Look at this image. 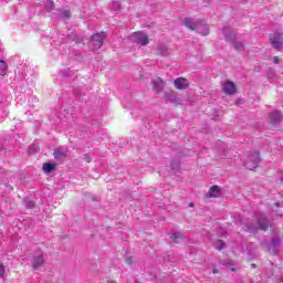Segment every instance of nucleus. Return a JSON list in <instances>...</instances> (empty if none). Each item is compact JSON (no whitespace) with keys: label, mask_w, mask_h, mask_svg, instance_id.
<instances>
[{"label":"nucleus","mask_w":283,"mask_h":283,"mask_svg":"<svg viewBox=\"0 0 283 283\" xmlns=\"http://www.w3.org/2000/svg\"><path fill=\"white\" fill-rule=\"evenodd\" d=\"M184 25L189 28V30H196L201 36H208L209 34V24L205 23L203 21H193L191 18L184 19Z\"/></svg>","instance_id":"obj_1"},{"label":"nucleus","mask_w":283,"mask_h":283,"mask_svg":"<svg viewBox=\"0 0 283 283\" xmlns=\"http://www.w3.org/2000/svg\"><path fill=\"white\" fill-rule=\"evenodd\" d=\"M271 227V222L266 219V217L262 213L256 214V224L255 226H247L245 231L249 233H255L258 229L261 231H266Z\"/></svg>","instance_id":"obj_2"},{"label":"nucleus","mask_w":283,"mask_h":283,"mask_svg":"<svg viewBox=\"0 0 283 283\" xmlns=\"http://www.w3.org/2000/svg\"><path fill=\"white\" fill-rule=\"evenodd\" d=\"M258 165H260V153L254 151L247 158L244 167L253 171V169H256Z\"/></svg>","instance_id":"obj_3"},{"label":"nucleus","mask_w":283,"mask_h":283,"mask_svg":"<svg viewBox=\"0 0 283 283\" xmlns=\"http://www.w3.org/2000/svg\"><path fill=\"white\" fill-rule=\"evenodd\" d=\"M281 243L282 241L280 240L279 237H273L270 245L266 241H262L261 247L269 249V252L272 253L273 255H277V248L280 247Z\"/></svg>","instance_id":"obj_4"},{"label":"nucleus","mask_w":283,"mask_h":283,"mask_svg":"<svg viewBox=\"0 0 283 283\" xmlns=\"http://www.w3.org/2000/svg\"><path fill=\"white\" fill-rule=\"evenodd\" d=\"M270 41H271V45L274 48V50H277L280 52V50H282L283 48V38H282V32H273L272 34H270Z\"/></svg>","instance_id":"obj_5"},{"label":"nucleus","mask_w":283,"mask_h":283,"mask_svg":"<svg viewBox=\"0 0 283 283\" xmlns=\"http://www.w3.org/2000/svg\"><path fill=\"white\" fill-rule=\"evenodd\" d=\"M130 41L137 45H149V38L143 32H135L130 35Z\"/></svg>","instance_id":"obj_6"},{"label":"nucleus","mask_w":283,"mask_h":283,"mask_svg":"<svg viewBox=\"0 0 283 283\" xmlns=\"http://www.w3.org/2000/svg\"><path fill=\"white\" fill-rule=\"evenodd\" d=\"M105 32L92 35L91 43L95 46V50H99V48H103V41H105Z\"/></svg>","instance_id":"obj_7"},{"label":"nucleus","mask_w":283,"mask_h":283,"mask_svg":"<svg viewBox=\"0 0 283 283\" xmlns=\"http://www.w3.org/2000/svg\"><path fill=\"white\" fill-rule=\"evenodd\" d=\"M222 91L224 94H228V96H233L235 94V83L231 81H226L221 84Z\"/></svg>","instance_id":"obj_8"},{"label":"nucleus","mask_w":283,"mask_h":283,"mask_svg":"<svg viewBox=\"0 0 283 283\" xmlns=\"http://www.w3.org/2000/svg\"><path fill=\"white\" fill-rule=\"evenodd\" d=\"M31 264L34 270L41 269L45 264V255L44 254H38L32 258Z\"/></svg>","instance_id":"obj_9"},{"label":"nucleus","mask_w":283,"mask_h":283,"mask_svg":"<svg viewBox=\"0 0 283 283\" xmlns=\"http://www.w3.org/2000/svg\"><path fill=\"white\" fill-rule=\"evenodd\" d=\"M151 84H153V90L157 92V94H160V92L165 90V81H163V78L160 77L153 80Z\"/></svg>","instance_id":"obj_10"},{"label":"nucleus","mask_w":283,"mask_h":283,"mask_svg":"<svg viewBox=\"0 0 283 283\" xmlns=\"http://www.w3.org/2000/svg\"><path fill=\"white\" fill-rule=\"evenodd\" d=\"M53 156L55 160H63V158L67 157V148L57 147L53 151Z\"/></svg>","instance_id":"obj_11"},{"label":"nucleus","mask_w":283,"mask_h":283,"mask_svg":"<svg viewBox=\"0 0 283 283\" xmlns=\"http://www.w3.org/2000/svg\"><path fill=\"white\" fill-rule=\"evenodd\" d=\"M174 85L177 90H187L189 87V81L185 77H178L174 81Z\"/></svg>","instance_id":"obj_12"},{"label":"nucleus","mask_w":283,"mask_h":283,"mask_svg":"<svg viewBox=\"0 0 283 283\" xmlns=\"http://www.w3.org/2000/svg\"><path fill=\"white\" fill-rule=\"evenodd\" d=\"M268 120H269L270 125H277V123H280L282 120V114L277 111H274V112L270 113Z\"/></svg>","instance_id":"obj_13"},{"label":"nucleus","mask_w":283,"mask_h":283,"mask_svg":"<svg viewBox=\"0 0 283 283\" xmlns=\"http://www.w3.org/2000/svg\"><path fill=\"white\" fill-rule=\"evenodd\" d=\"M156 54L158 56H169L171 52L169 51V46L167 44L166 45L160 44L157 46Z\"/></svg>","instance_id":"obj_14"},{"label":"nucleus","mask_w":283,"mask_h":283,"mask_svg":"<svg viewBox=\"0 0 283 283\" xmlns=\"http://www.w3.org/2000/svg\"><path fill=\"white\" fill-rule=\"evenodd\" d=\"M221 189L220 186H212L209 189L208 196L209 198H220Z\"/></svg>","instance_id":"obj_15"},{"label":"nucleus","mask_w":283,"mask_h":283,"mask_svg":"<svg viewBox=\"0 0 283 283\" xmlns=\"http://www.w3.org/2000/svg\"><path fill=\"white\" fill-rule=\"evenodd\" d=\"M163 101H165V103H176V93H165L163 96Z\"/></svg>","instance_id":"obj_16"},{"label":"nucleus","mask_w":283,"mask_h":283,"mask_svg":"<svg viewBox=\"0 0 283 283\" xmlns=\"http://www.w3.org/2000/svg\"><path fill=\"white\" fill-rule=\"evenodd\" d=\"M170 240L172 242H175V244H178V242H180V240H182V233H180V232H171L170 233Z\"/></svg>","instance_id":"obj_17"},{"label":"nucleus","mask_w":283,"mask_h":283,"mask_svg":"<svg viewBox=\"0 0 283 283\" xmlns=\"http://www.w3.org/2000/svg\"><path fill=\"white\" fill-rule=\"evenodd\" d=\"M8 74V63L6 61L0 60V76H6Z\"/></svg>","instance_id":"obj_18"},{"label":"nucleus","mask_w":283,"mask_h":283,"mask_svg":"<svg viewBox=\"0 0 283 283\" xmlns=\"http://www.w3.org/2000/svg\"><path fill=\"white\" fill-rule=\"evenodd\" d=\"M54 169H56V164H43V171H45V174H52Z\"/></svg>","instance_id":"obj_19"},{"label":"nucleus","mask_w":283,"mask_h":283,"mask_svg":"<svg viewBox=\"0 0 283 283\" xmlns=\"http://www.w3.org/2000/svg\"><path fill=\"white\" fill-rule=\"evenodd\" d=\"M45 10H48V12H52V10H54V1L46 0V2H45Z\"/></svg>","instance_id":"obj_20"},{"label":"nucleus","mask_w":283,"mask_h":283,"mask_svg":"<svg viewBox=\"0 0 283 283\" xmlns=\"http://www.w3.org/2000/svg\"><path fill=\"white\" fill-rule=\"evenodd\" d=\"M60 17H62V19H70V17H72V13L70 12V10H64V11H60Z\"/></svg>","instance_id":"obj_21"},{"label":"nucleus","mask_w":283,"mask_h":283,"mask_svg":"<svg viewBox=\"0 0 283 283\" xmlns=\"http://www.w3.org/2000/svg\"><path fill=\"white\" fill-rule=\"evenodd\" d=\"M24 205L28 209H34V201L30 199H24Z\"/></svg>","instance_id":"obj_22"},{"label":"nucleus","mask_w":283,"mask_h":283,"mask_svg":"<svg viewBox=\"0 0 283 283\" xmlns=\"http://www.w3.org/2000/svg\"><path fill=\"white\" fill-rule=\"evenodd\" d=\"M233 48L242 52V50H244V44L242 42H234Z\"/></svg>","instance_id":"obj_23"},{"label":"nucleus","mask_w":283,"mask_h":283,"mask_svg":"<svg viewBox=\"0 0 283 283\" xmlns=\"http://www.w3.org/2000/svg\"><path fill=\"white\" fill-rule=\"evenodd\" d=\"M36 151H39V146L32 144V145L29 147V154H36Z\"/></svg>","instance_id":"obj_24"},{"label":"nucleus","mask_w":283,"mask_h":283,"mask_svg":"<svg viewBox=\"0 0 283 283\" xmlns=\"http://www.w3.org/2000/svg\"><path fill=\"white\" fill-rule=\"evenodd\" d=\"M111 8H112V10L117 11V10L120 8V2L114 1V2L111 4Z\"/></svg>","instance_id":"obj_25"},{"label":"nucleus","mask_w":283,"mask_h":283,"mask_svg":"<svg viewBox=\"0 0 283 283\" xmlns=\"http://www.w3.org/2000/svg\"><path fill=\"white\" fill-rule=\"evenodd\" d=\"M217 249L219 250V251H221V249H224V241H222V240H219L218 242H217Z\"/></svg>","instance_id":"obj_26"},{"label":"nucleus","mask_w":283,"mask_h":283,"mask_svg":"<svg viewBox=\"0 0 283 283\" xmlns=\"http://www.w3.org/2000/svg\"><path fill=\"white\" fill-rule=\"evenodd\" d=\"M83 160H85V163H92V157H90L87 154H85L83 156Z\"/></svg>","instance_id":"obj_27"},{"label":"nucleus","mask_w":283,"mask_h":283,"mask_svg":"<svg viewBox=\"0 0 283 283\" xmlns=\"http://www.w3.org/2000/svg\"><path fill=\"white\" fill-rule=\"evenodd\" d=\"M3 273H6V268L0 263V277H3Z\"/></svg>","instance_id":"obj_28"},{"label":"nucleus","mask_w":283,"mask_h":283,"mask_svg":"<svg viewBox=\"0 0 283 283\" xmlns=\"http://www.w3.org/2000/svg\"><path fill=\"white\" fill-rule=\"evenodd\" d=\"M171 167H172V169L175 171H178V169H180V165L178 163L177 164H172Z\"/></svg>","instance_id":"obj_29"},{"label":"nucleus","mask_w":283,"mask_h":283,"mask_svg":"<svg viewBox=\"0 0 283 283\" xmlns=\"http://www.w3.org/2000/svg\"><path fill=\"white\" fill-rule=\"evenodd\" d=\"M273 63H275V65H277V64L280 63V57L274 56V57H273Z\"/></svg>","instance_id":"obj_30"},{"label":"nucleus","mask_w":283,"mask_h":283,"mask_svg":"<svg viewBox=\"0 0 283 283\" xmlns=\"http://www.w3.org/2000/svg\"><path fill=\"white\" fill-rule=\"evenodd\" d=\"M62 76H71L72 74H65V72L61 71Z\"/></svg>","instance_id":"obj_31"},{"label":"nucleus","mask_w":283,"mask_h":283,"mask_svg":"<svg viewBox=\"0 0 283 283\" xmlns=\"http://www.w3.org/2000/svg\"><path fill=\"white\" fill-rule=\"evenodd\" d=\"M126 263H127L128 265H132V259H127V260H126Z\"/></svg>","instance_id":"obj_32"},{"label":"nucleus","mask_w":283,"mask_h":283,"mask_svg":"<svg viewBox=\"0 0 283 283\" xmlns=\"http://www.w3.org/2000/svg\"><path fill=\"white\" fill-rule=\"evenodd\" d=\"M227 41H231V36L226 35Z\"/></svg>","instance_id":"obj_33"},{"label":"nucleus","mask_w":283,"mask_h":283,"mask_svg":"<svg viewBox=\"0 0 283 283\" xmlns=\"http://www.w3.org/2000/svg\"><path fill=\"white\" fill-rule=\"evenodd\" d=\"M213 273H214V274L218 273V270L213 269Z\"/></svg>","instance_id":"obj_34"},{"label":"nucleus","mask_w":283,"mask_h":283,"mask_svg":"<svg viewBox=\"0 0 283 283\" xmlns=\"http://www.w3.org/2000/svg\"><path fill=\"white\" fill-rule=\"evenodd\" d=\"M251 266L253 268V269H255V264L253 263V264H251Z\"/></svg>","instance_id":"obj_35"},{"label":"nucleus","mask_w":283,"mask_h":283,"mask_svg":"<svg viewBox=\"0 0 283 283\" xmlns=\"http://www.w3.org/2000/svg\"><path fill=\"white\" fill-rule=\"evenodd\" d=\"M0 151H3V147L0 146Z\"/></svg>","instance_id":"obj_36"},{"label":"nucleus","mask_w":283,"mask_h":283,"mask_svg":"<svg viewBox=\"0 0 283 283\" xmlns=\"http://www.w3.org/2000/svg\"><path fill=\"white\" fill-rule=\"evenodd\" d=\"M190 207H193V202H190Z\"/></svg>","instance_id":"obj_37"},{"label":"nucleus","mask_w":283,"mask_h":283,"mask_svg":"<svg viewBox=\"0 0 283 283\" xmlns=\"http://www.w3.org/2000/svg\"><path fill=\"white\" fill-rule=\"evenodd\" d=\"M231 271H235V269H234V268H232V269H231Z\"/></svg>","instance_id":"obj_38"}]
</instances>
